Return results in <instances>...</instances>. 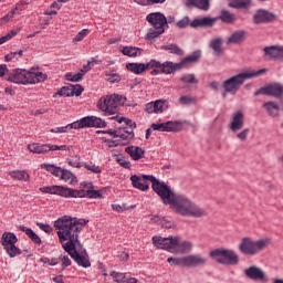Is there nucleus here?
Wrapping results in <instances>:
<instances>
[{
    "instance_id": "26",
    "label": "nucleus",
    "mask_w": 283,
    "mask_h": 283,
    "mask_svg": "<svg viewBox=\"0 0 283 283\" xmlns=\"http://www.w3.org/2000/svg\"><path fill=\"white\" fill-rule=\"evenodd\" d=\"M264 54L266 59H276L282 61V46H266L264 49Z\"/></svg>"
},
{
    "instance_id": "49",
    "label": "nucleus",
    "mask_w": 283,
    "mask_h": 283,
    "mask_svg": "<svg viewBox=\"0 0 283 283\" xmlns=\"http://www.w3.org/2000/svg\"><path fill=\"white\" fill-rule=\"evenodd\" d=\"M90 29H83L81 30L73 39H72V43H81V41H83V39H85V36H87L90 34Z\"/></svg>"
},
{
    "instance_id": "22",
    "label": "nucleus",
    "mask_w": 283,
    "mask_h": 283,
    "mask_svg": "<svg viewBox=\"0 0 283 283\" xmlns=\"http://www.w3.org/2000/svg\"><path fill=\"white\" fill-rule=\"evenodd\" d=\"M207 264V258L200 254H190L185 256V266L196 268V266H205Z\"/></svg>"
},
{
    "instance_id": "30",
    "label": "nucleus",
    "mask_w": 283,
    "mask_h": 283,
    "mask_svg": "<svg viewBox=\"0 0 283 283\" xmlns=\"http://www.w3.org/2000/svg\"><path fill=\"white\" fill-rule=\"evenodd\" d=\"M21 12H23V9H21L19 7V4H17L14 9L9 11L4 17L0 18V23L2 25H6L7 23H10V21H12V19H14V15L15 14H21Z\"/></svg>"
},
{
    "instance_id": "17",
    "label": "nucleus",
    "mask_w": 283,
    "mask_h": 283,
    "mask_svg": "<svg viewBox=\"0 0 283 283\" xmlns=\"http://www.w3.org/2000/svg\"><path fill=\"white\" fill-rule=\"evenodd\" d=\"M254 23H271L277 21V15L266 9H259L253 15Z\"/></svg>"
},
{
    "instance_id": "51",
    "label": "nucleus",
    "mask_w": 283,
    "mask_h": 283,
    "mask_svg": "<svg viewBox=\"0 0 283 283\" xmlns=\"http://www.w3.org/2000/svg\"><path fill=\"white\" fill-rule=\"evenodd\" d=\"M66 81H71L72 83H78V81H83V73H67L65 75Z\"/></svg>"
},
{
    "instance_id": "44",
    "label": "nucleus",
    "mask_w": 283,
    "mask_h": 283,
    "mask_svg": "<svg viewBox=\"0 0 283 283\" xmlns=\"http://www.w3.org/2000/svg\"><path fill=\"white\" fill-rule=\"evenodd\" d=\"M102 143L103 145H105L107 149H114V147H118L119 145H123L120 139L112 140V139L103 138Z\"/></svg>"
},
{
    "instance_id": "31",
    "label": "nucleus",
    "mask_w": 283,
    "mask_h": 283,
    "mask_svg": "<svg viewBox=\"0 0 283 283\" xmlns=\"http://www.w3.org/2000/svg\"><path fill=\"white\" fill-rule=\"evenodd\" d=\"M187 8H199V10H209V0H187Z\"/></svg>"
},
{
    "instance_id": "50",
    "label": "nucleus",
    "mask_w": 283,
    "mask_h": 283,
    "mask_svg": "<svg viewBox=\"0 0 283 283\" xmlns=\"http://www.w3.org/2000/svg\"><path fill=\"white\" fill-rule=\"evenodd\" d=\"M56 96H65L70 97L72 96V90L70 86H63L61 90H59L54 95L53 98H56Z\"/></svg>"
},
{
    "instance_id": "16",
    "label": "nucleus",
    "mask_w": 283,
    "mask_h": 283,
    "mask_svg": "<svg viewBox=\"0 0 283 283\" xmlns=\"http://www.w3.org/2000/svg\"><path fill=\"white\" fill-rule=\"evenodd\" d=\"M151 240H153V247H155V249H161L163 251H168L169 253H171V249L174 244V235H170L168 238L154 235Z\"/></svg>"
},
{
    "instance_id": "18",
    "label": "nucleus",
    "mask_w": 283,
    "mask_h": 283,
    "mask_svg": "<svg viewBox=\"0 0 283 283\" xmlns=\"http://www.w3.org/2000/svg\"><path fill=\"white\" fill-rule=\"evenodd\" d=\"M191 242L185 241L180 237H174L170 253H189V251H191Z\"/></svg>"
},
{
    "instance_id": "36",
    "label": "nucleus",
    "mask_w": 283,
    "mask_h": 283,
    "mask_svg": "<svg viewBox=\"0 0 283 283\" xmlns=\"http://www.w3.org/2000/svg\"><path fill=\"white\" fill-rule=\"evenodd\" d=\"M41 169H45L49 171V174H52V176H55V178H60L61 172L63 171V168L57 167L52 164H42Z\"/></svg>"
},
{
    "instance_id": "41",
    "label": "nucleus",
    "mask_w": 283,
    "mask_h": 283,
    "mask_svg": "<svg viewBox=\"0 0 283 283\" xmlns=\"http://www.w3.org/2000/svg\"><path fill=\"white\" fill-rule=\"evenodd\" d=\"M210 48L216 52L217 55L222 54V39L217 38L210 42Z\"/></svg>"
},
{
    "instance_id": "5",
    "label": "nucleus",
    "mask_w": 283,
    "mask_h": 283,
    "mask_svg": "<svg viewBox=\"0 0 283 283\" xmlns=\"http://www.w3.org/2000/svg\"><path fill=\"white\" fill-rule=\"evenodd\" d=\"M111 120H116L117 123H124L126 127H119L115 132H109L108 134L111 136H114V138H119L120 140H124L122 145H127L132 138H134V127H136V124L132 123V119H127L125 117L120 116H113L111 117Z\"/></svg>"
},
{
    "instance_id": "1",
    "label": "nucleus",
    "mask_w": 283,
    "mask_h": 283,
    "mask_svg": "<svg viewBox=\"0 0 283 283\" xmlns=\"http://www.w3.org/2000/svg\"><path fill=\"white\" fill-rule=\"evenodd\" d=\"M130 182L134 189L139 191H149V182H151L153 190L161 198L164 205H169L170 209H174L179 216L185 218H205L207 216L205 208L185 195L175 193L165 181H160L151 175H133L130 176Z\"/></svg>"
},
{
    "instance_id": "40",
    "label": "nucleus",
    "mask_w": 283,
    "mask_h": 283,
    "mask_svg": "<svg viewBox=\"0 0 283 283\" xmlns=\"http://www.w3.org/2000/svg\"><path fill=\"white\" fill-rule=\"evenodd\" d=\"M104 76L107 83H120L122 81L120 74L118 73L106 71L104 72Z\"/></svg>"
},
{
    "instance_id": "6",
    "label": "nucleus",
    "mask_w": 283,
    "mask_h": 283,
    "mask_svg": "<svg viewBox=\"0 0 283 283\" xmlns=\"http://www.w3.org/2000/svg\"><path fill=\"white\" fill-rule=\"evenodd\" d=\"M209 255L214 260V262L224 264L226 266H235V264L240 262L235 251L226 248L214 249L209 253Z\"/></svg>"
},
{
    "instance_id": "39",
    "label": "nucleus",
    "mask_w": 283,
    "mask_h": 283,
    "mask_svg": "<svg viewBox=\"0 0 283 283\" xmlns=\"http://www.w3.org/2000/svg\"><path fill=\"white\" fill-rule=\"evenodd\" d=\"M220 19L223 21V23H234V21H238V17L228 10L221 11Z\"/></svg>"
},
{
    "instance_id": "52",
    "label": "nucleus",
    "mask_w": 283,
    "mask_h": 283,
    "mask_svg": "<svg viewBox=\"0 0 283 283\" xmlns=\"http://www.w3.org/2000/svg\"><path fill=\"white\" fill-rule=\"evenodd\" d=\"M40 262L42 264H48L49 266H56V264H59V262H61V259L59 258H48V256H44V258H41L40 259Z\"/></svg>"
},
{
    "instance_id": "61",
    "label": "nucleus",
    "mask_w": 283,
    "mask_h": 283,
    "mask_svg": "<svg viewBox=\"0 0 283 283\" xmlns=\"http://www.w3.org/2000/svg\"><path fill=\"white\" fill-rule=\"evenodd\" d=\"M158 226L163 229H171V227H174V222H171L167 218H163L159 220Z\"/></svg>"
},
{
    "instance_id": "37",
    "label": "nucleus",
    "mask_w": 283,
    "mask_h": 283,
    "mask_svg": "<svg viewBox=\"0 0 283 283\" xmlns=\"http://www.w3.org/2000/svg\"><path fill=\"white\" fill-rule=\"evenodd\" d=\"M166 132H182V122H179V120L166 122Z\"/></svg>"
},
{
    "instance_id": "8",
    "label": "nucleus",
    "mask_w": 283,
    "mask_h": 283,
    "mask_svg": "<svg viewBox=\"0 0 283 283\" xmlns=\"http://www.w3.org/2000/svg\"><path fill=\"white\" fill-rule=\"evenodd\" d=\"M247 81H249V72L239 73L223 82L224 91L229 94H235Z\"/></svg>"
},
{
    "instance_id": "53",
    "label": "nucleus",
    "mask_w": 283,
    "mask_h": 283,
    "mask_svg": "<svg viewBox=\"0 0 283 283\" xmlns=\"http://www.w3.org/2000/svg\"><path fill=\"white\" fill-rule=\"evenodd\" d=\"M116 163H118L124 169H132V163L122 155L116 156Z\"/></svg>"
},
{
    "instance_id": "2",
    "label": "nucleus",
    "mask_w": 283,
    "mask_h": 283,
    "mask_svg": "<svg viewBox=\"0 0 283 283\" xmlns=\"http://www.w3.org/2000/svg\"><path fill=\"white\" fill-rule=\"evenodd\" d=\"M86 224L87 221L85 219L70 216L60 217L53 223L62 249L71 255L72 260L78 266H83V269H90L92 266L90 255H87V252L83 249V244H81V240H78V235H81V231H83Z\"/></svg>"
},
{
    "instance_id": "20",
    "label": "nucleus",
    "mask_w": 283,
    "mask_h": 283,
    "mask_svg": "<svg viewBox=\"0 0 283 283\" xmlns=\"http://www.w3.org/2000/svg\"><path fill=\"white\" fill-rule=\"evenodd\" d=\"M154 60L145 63H128L126 64V70L132 72L133 74H143V72H147V70H154Z\"/></svg>"
},
{
    "instance_id": "12",
    "label": "nucleus",
    "mask_w": 283,
    "mask_h": 283,
    "mask_svg": "<svg viewBox=\"0 0 283 283\" xmlns=\"http://www.w3.org/2000/svg\"><path fill=\"white\" fill-rule=\"evenodd\" d=\"M243 128L244 113H242V111H237L230 117L228 129H230V132H233V134H238V132L242 130Z\"/></svg>"
},
{
    "instance_id": "42",
    "label": "nucleus",
    "mask_w": 283,
    "mask_h": 283,
    "mask_svg": "<svg viewBox=\"0 0 283 283\" xmlns=\"http://www.w3.org/2000/svg\"><path fill=\"white\" fill-rule=\"evenodd\" d=\"M6 253L9 255V258H17V255H21V249L17 247V244L8 245L4 248Z\"/></svg>"
},
{
    "instance_id": "46",
    "label": "nucleus",
    "mask_w": 283,
    "mask_h": 283,
    "mask_svg": "<svg viewBox=\"0 0 283 283\" xmlns=\"http://www.w3.org/2000/svg\"><path fill=\"white\" fill-rule=\"evenodd\" d=\"M230 8L243 9L249 6V0H229Z\"/></svg>"
},
{
    "instance_id": "45",
    "label": "nucleus",
    "mask_w": 283,
    "mask_h": 283,
    "mask_svg": "<svg viewBox=\"0 0 283 283\" xmlns=\"http://www.w3.org/2000/svg\"><path fill=\"white\" fill-rule=\"evenodd\" d=\"M137 6H156L158 3H165L167 0H133Z\"/></svg>"
},
{
    "instance_id": "25",
    "label": "nucleus",
    "mask_w": 283,
    "mask_h": 283,
    "mask_svg": "<svg viewBox=\"0 0 283 283\" xmlns=\"http://www.w3.org/2000/svg\"><path fill=\"white\" fill-rule=\"evenodd\" d=\"M19 242V239L17 238V234L12 232H4L2 233L0 243L2 244L3 249L8 247H12L13 244H17Z\"/></svg>"
},
{
    "instance_id": "47",
    "label": "nucleus",
    "mask_w": 283,
    "mask_h": 283,
    "mask_svg": "<svg viewBox=\"0 0 283 283\" xmlns=\"http://www.w3.org/2000/svg\"><path fill=\"white\" fill-rule=\"evenodd\" d=\"M21 32V29L18 30H11L9 33L0 38V45H3V43H8L13 36H17Z\"/></svg>"
},
{
    "instance_id": "14",
    "label": "nucleus",
    "mask_w": 283,
    "mask_h": 283,
    "mask_svg": "<svg viewBox=\"0 0 283 283\" xmlns=\"http://www.w3.org/2000/svg\"><path fill=\"white\" fill-rule=\"evenodd\" d=\"M27 78L29 85H36L38 83H44V81H48V74L42 72L39 67H32L27 71Z\"/></svg>"
},
{
    "instance_id": "9",
    "label": "nucleus",
    "mask_w": 283,
    "mask_h": 283,
    "mask_svg": "<svg viewBox=\"0 0 283 283\" xmlns=\"http://www.w3.org/2000/svg\"><path fill=\"white\" fill-rule=\"evenodd\" d=\"M41 193H50L51 196H60L61 198H75L76 189L63 186H44L39 189Z\"/></svg>"
},
{
    "instance_id": "10",
    "label": "nucleus",
    "mask_w": 283,
    "mask_h": 283,
    "mask_svg": "<svg viewBox=\"0 0 283 283\" xmlns=\"http://www.w3.org/2000/svg\"><path fill=\"white\" fill-rule=\"evenodd\" d=\"M81 189H75V198H103V190H94L92 182H82Z\"/></svg>"
},
{
    "instance_id": "62",
    "label": "nucleus",
    "mask_w": 283,
    "mask_h": 283,
    "mask_svg": "<svg viewBox=\"0 0 283 283\" xmlns=\"http://www.w3.org/2000/svg\"><path fill=\"white\" fill-rule=\"evenodd\" d=\"M83 86L80 84L71 87L72 96H81L83 94Z\"/></svg>"
},
{
    "instance_id": "54",
    "label": "nucleus",
    "mask_w": 283,
    "mask_h": 283,
    "mask_svg": "<svg viewBox=\"0 0 283 283\" xmlns=\"http://www.w3.org/2000/svg\"><path fill=\"white\" fill-rule=\"evenodd\" d=\"M83 167H85L87 171H92V174H102L103 172V168H101V166H97L92 163L91 164L85 163Z\"/></svg>"
},
{
    "instance_id": "4",
    "label": "nucleus",
    "mask_w": 283,
    "mask_h": 283,
    "mask_svg": "<svg viewBox=\"0 0 283 283\" xmlns=\"http://www.w3.org/2000/svg\"><path fill=\"white\" fill-rule=\"evenodd\" d=\"M123 103V96L118 94L106 95L98 99L97 109L103 112L104 116H114L115 114H118V108Z\"/></svg>"
},
{
    "instance_id": "11",
    "label": "nucleus",
    "mask_w": 283,
    "mask_h": 283,
    "mask_svg": "<svg viewBox=\"0 0 283 283\" xmlns=\"http://www.w3.org/2000/svg\"><path fill=\"white\" fill-rule=\"evenodd\" d=\"M260 94H263L265 96H274V98H281V96L283 95V84H268L255 92V96Z\"/></svg>"
},
{
    "instance_id": "24",
    "label": "nucleus",
    "mask_w": 283,
    "mask_h": 283,
    "mask_svg": "<svg viewBox=\"0 0 283 283\" xmlns=\"http://www.w3.org/2000/svg\"><path fill=\"white\" fill-rule=\"evenodd\" d=\"M27 149H29L31 154H48V151H51V144L33 143L29 144Z\"/></svg>"
},
{
    "instance_id": "55",
    "label": "nucleus",
    "mask_w": 283,
    "mask_h": 283,
    "mask_svg": "<svg viewBox=\"0 0 283 283\" xmlns=\"http://www.w3.org/2000/svg\"><path fill=\"white\" fill-rule=\"evenodd\" d=\"M168 264H174L175 266H185V256L184 258H168Z\"/></svg>"
},
{
    "instance_id": "38",
    "label": "nucleus",
    "mask_w": 283,
    "mask_h": 283,
    "mask_svg": "<svg viewBox=\"0 0 283 283\" xmlns=\"http://www.w3.org/2000/svg\"><path fill=\"white\" fill-rule=\"evenodd\" d=\"M155 105V114H163L165 109H168L169 107V102L166 99H157L154 102Z\"/></svg>"
},
{
    "instance_id": "28",
    "label": "nucleus",
    "mask_w": 283,
    "mask_h": 283,
    "mask_svg": "<svg viewBox=\"0 0 283 283\" xmlns=\"http://www.w3.org/2000/svg\"><path fill=\"white\" fill-rule=\"evenodd\" d=\"M263 108L269 116H272L273 118H275V116H280V104H277V102H266L263 104Z\"/></svg>"
},
{
    "instance_id": "35",
    "label": "nucleus",
    "mask_w": 283,
    "mask_h": 283,
    "mask_svg": "<svg viewBox=\"0 0 283 283\" xmlns=\"http://www.w3.org/2000/svg\"><path fill=\"white\" fill-rule=\"evenodd\" d=\"M60 180H64V182H69V185H75V182H78V180H76V176H74L72 171L65 169H62Z\"/></svg>"
},
{
    "instance_id": "33",
    "label": "nucleus",
    "mask_w": 283,
    "mask_h": 283,
    "mask_svg": "<svg viewBox=\"0 0 283 283\" xmlns=\"http://www.w3.org/2000/svg\"><path fill=\"white\" fill-rule=\"evenodd\" d=\"M122 54L130 57L140 56V54H143V49L136 46H124L122 49Z\"/></svg>"
},
{
    "instance_id": "21",
    "label": "nucleus",
    "mask_w": 283,
    "mask_h": 283,
    "mask_svg": "<svg viewBox=\"0 0 283 283\" xmlns=\"http://www.w3.org/2000/svg\"><path fill=\"white\" fill-rule=\"evenodd\" d=\"M249 277L250 280H255V282H269V276L266 275V272H264L262 268L255 265L249 268Z\"/></svg>"
},
{
    "instance_id": "27",
    "label": "nucleus",
    "mask_w": 283,
    "mask_h": 283,
    "mask_svg": "<svg viewBox=\"0 0 283 283\" xmlns=\"http://www.w3.org/2000/svg\"><path fill=\"white\" fill-rule=\"evenodd\" d=\"M9 176L12 180H19L21 182L30 181V174L27 170H11L9 171Z\"/></svg>"
},
{
    "instance_id": "64",
    "label": "nucleus",
    "mask_w": 283,
    "mask_h": 283,
    "mask_svg": "<svg viewBox=\"0 0 283 283\" xmlns=\"http://www.w3.org/2000/svg\"><path fill=\"white\" fill-rule=\"evenodd\" d=\"M181 81L184 83H198V80H196V75L193 74H188L181 77Z\"/></svg>"
},
{
    "instance_id": "48",
    "label": "nucleus",
    "mask_w": 283,
    "mask_h": 283,
    "mask_svg": "<svg viewBox=\"0 0 283 283\" xmlns=\"http://www.w3.org/2000/svg\"><path fill=\"white\" fill-rule=\"evenodd\" d=\"M161 50H167L170 54H177L178 56H182V51L176 44H168L161 46Z\"/></svg>"
},
{
    "instance_id": "3",
    "label": "nucleus",
    "mask_w": 283,
    "mask_h": 283,
    "mask_svg": "<svg viewBox=\"0 0 283 283\" xmlns=\"http://www.w3.org/2000/svg\"><path fill=\"white\" fill-rule=\"evenodd\" d=\"M198 61H200V51L192 53L180 63L175 64L169 61L161 63L158 60H153V63H155L153 67H159V70H161V74H174L177 70H182V67H187V65H191V63H198Z\"/></svg>"
},
{
    "instance_id": "58",
    "label": "nucleus",
    "mask_w": 283,
    "mask_h": 283,
    "mask_svg": "<svg viewBox=\"0 0 283 283\" xmlns=\"http://www.w3.org/2000/svg\"><path fill=\"white\" fill-rule=\"evenodd\" d=\"M239 250L241 251V253H249V238H243L240 245H239Z\"/></svg>"
},
{
    "instance_id": "23",
    "label": "nucleus",
    "mask_w": 283,
    "mask_h": 283,
    "mask_svg": "<svg viewBox=\"0 0 283 283\" xmlns=\"http://www.w3.org/2000/svg\"><path fill=\"white\" fill-rule=\"evenodd\" d=\"M125 151L133 160H142V158H145V149L142 147L128 146L125 148Z\"/></svg>"
},
{
    "instance_id": "15",
    "label": "nucleus",
    "mask_w": 283,
    "mask_h": 283,
    "mask_svg": "<svg viewBox=\"0 0 283 283\" xmlns=\"http://www.w3.org/2000/svg\"><path fill=\"white\" fill-rule=\"evenodd\" d=\"M271 245V239L269 237L259 239L256 241H249V255H258L260 251H264Z\"/></svg>"
},
{
    "instance_id": "57",
    "label": "nucleus",
    "mask_w": 283,
    "mask_h": 283,
    "mask_svg": "<svg viewBox=\"0 0 283 283\" xmlns=\"http://www.w3.org/2000/svg\"><path fill=\"white\" fill-rule=\"evenodd\" d=\"M151 129H154V132H167V122L166 123H154V124H151Z\"/></svg>"
},
{
    "instance_id": "43",
    "label": "nucleus",
    "mask_w": 283,
    "mask_h": 283,
    "mask_svg": "<svg viewBox=\"0 0 283 283\" xmlns=\"http://www.w3.org/2000/svg\"><path fill=\"white\" fill-rule=\"evenodd\" d=\"M111 277H112V279L114 280V282H116V283H124L125 280H127V273L112 271V272H111Z\"/></svg>"
},
{
    "instance_id": "19",
    "label": "nucleus",
    "mask_w": 283,
    "mask_h": 283,
    "mask_svg": "<svg viewBox=\"0 0 283 283\" xmlns=\"http://www.w3.org/2000/svg\"><path fill=\"white\" fill-rule=\"evenodd\" d=\"M80 122L82 124V129H85V127H97V128L107 127V123L101 117H96V116H86L81 118Z\"/></svg>"
},
{
    "instance_id": "7",
    "label": "nucleus",
    "mask_w": 283,
    "mask_h": 283,
    "mask_svg": "<svg viewBox=\"0 0 283 283\" xmlns=\"http://www.w3.org/2000/svg\"><path fill=\"white\" fill-rule=\"evenodd\" d=\"M146 21H148L155 29V31L147 33L149 39H157V36L165 33V28H167V18L165 14L160 12L149 13L146 17Z\"/></svg>"
},
{
    "instance_id": "13",
    "label": "nucleus",
    "mask_w": 283,
    "mask_h": 283,
    "mask_svg": "<svg viewBox=\"0 0 283 283\" xmlns=\"http://www.w3.org/2000/svg\"><path fill=\"white\" fill-rule=\"evenodd\" d=\"M7 81L15 85H29L28 70L17 69L9 73Z\"/></svg>"
},
{
    "instance_id": "59",
    "label": "nucleus",
    "mask_w": 283,
    "mask_h": 283,
    "mask_svg": "<svg viewBox=\"0 0 283 283\" xmlns=\"http://www.w3.org/2000/svg\"><path fill=\"white\" fill-rule=\"evenodd\" d=\"M36 227H39V229L41 231H44V233H52V231H54V229L52 228V226L48 224V223H42V222H36Z\"/></svg>"
},
{
    "instance_id": "56",
    "label": "nucleus",
    "mask_w": 283,
    "mask_h": 283,
    "mask_svg": "<svg viewBox=\"0 0 283 283\" xmlns=\"http://www.w3.org/2000/svg\"><path fill=\"white\" fill-rule=\"evenodd\" d=\"M70 167H75L76 169H81V167L84 166L83 163H81V157H76L75 159H66Z\"/></svg>"
},
{
    "instance_id": "32",
    "label": "nucleus",
    "mask_w": 283,
    "mask_h": 283,
    "mask_svg": "<svg viewBox=\"0 0 283 283\" xmlns=\"http://www.w3.org/2000/svg\"><path fill=\"white\" fill-rule=\"evenodd\" d=\"M216 23V19L213 18H200V19H195L190 25L191 28H202L205 25H213Z\"/></svg>"
},
{
    "instance_id": "60",
    "label": "nucleus",
    "mask_w": 283,
    "mask_h": 283,
    "mask_svg": "<svg viewBox=\"0 0 283 283\" xmlns=\"http://www.w3.org/2000/svg\"><path fill=\"white\" fill-rule=\"evenodd\" d=\"M179 103L181 105H193V103H196V99L191 96L185 95L179 98Z\"/></svg>"
},
{
    "instance_id": "29",
    "label": "nucleus",
    "mask_w": 283,
    "mask_h": 283,
    "mask_svg": "<svg viewBox=\"0 0 283 283\" xmlns=\"http://www.w3.org/2000/svg\"><path fill=\"white\" fill-rule=\"evenodd\" d=\"M18 229L25 233V235H28V238L32 240L34 244H41V237H39V234H36L31 228H28L25 226H19Z\"/></svg>"
},
{
    "instance_id": "63",
    "label": "nucleus",
    "mask_w": 283,
    "mask_h": 283,
    "mask_svg": "<svg viewBox=\"0 0 283 283\" xmlns=\"http://www.w3.org/2000/svg\"><path fill=\"white\" fill-rule=\"evenodd\" d=\"M189 25H191V20H189L188 17H186L177 22V28H181V29L189 28Z\"/></svg>"
},
{
    "instance_id": "34",
    "label": "nucleus",
    "mask_w": 283,
    "mask_h": 283,
    "mask_svg": "<svg viewBox=\"0 0 283 283\" xmlns=\"http://www.w3.org/2000/svg\"><path fill=\"white\" fill-rule=\"evenodd\" d=\"M245 39H247V32L237 31L228 39V43L238 44V43H242V41H245Z\"/></svg>"
}]
</instances>
